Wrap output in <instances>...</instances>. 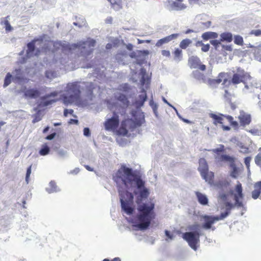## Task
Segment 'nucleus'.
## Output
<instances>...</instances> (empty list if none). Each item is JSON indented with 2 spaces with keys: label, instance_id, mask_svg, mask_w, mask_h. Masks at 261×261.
Here are the masks:
<instances>
[{
  "label": "nucleus",
  "instance_id": "nucleus-11",
  "mask_svg": "<svg viewBox=\"0 0 261 261\" xmlns=\"http://www.w3.org/2000/svg\"><path fill=\"white\" fill-rule=\"evenodd\" d=\"M57 93L56 92H51L49 94H46L45 95L42 96L41 97V101L40 103L38 104V107H46L49 105H52L53 103L56 102L57 99H51V100H47L48 98L50 97H54L57 96Z\"/></svg>",
  "mask_w": 261,
  "mask_h": 261
},
{
  "label": "nucleus",
  "instance_id": "nucleus-27",
  "mask_svg": "<svg viewBox=\"0 0 261 261\" xmlns=\"http://www.w3.org/2000/svg\"><path fill=\"white\" fill-rule=\"evenodd\" d=\"M232 40V35L229 32L223 33L220 35V41L230 42Z\"/></svg>",
  "mask_w": 261,
  "mask_h": 261
},
{
  "label": "nucleus",
  "instance_id": "nucleus-41",
  "mask_svg": "<svg viewBox=\"0 0 261 261\" xmlns=\"http://www.w3.org/2000/svg\"><path fill=\"white\" fill-rule=\"evenodd\" d=\"M224 151V146L223 145H220L219 148L213 149L212 150V151L215 153H216V155H220L219 154L220 152H223Z\"/></svg>",
  "mask_w": 261,
  "mask_h": 261
},
{
  "label": "nucleus",
  "instance_id": "nucleus-33",
  "mask_svg": "<svg viewBox=\"0 0 261 261\" xmlns=\"http://www.w3.org/2000/svg\"><path fill=\"white\" fill-rule=\"evenodd\" d=\"M14 72L15 73V76L14 77V80L20 81L23 80V77L22 76V72L20 68L16 69L14 70Z\"/></svg>",
  "mask_w": 261,
  "mask_h": 261
},
{
  "label": "nucleus",
  "instance_id": "nucleus-5",
  "mask_svg": "<svg viewBox=\"0 0 261 261\" xmlns=\"http://www.w3.org/2000/svg\"><path fill=\"white\" fill-rule=\"evenodd\" d=\"M234 192H233V191H231L230 193L231 195H233L235 201L234 204L233 205L229 202H226L225 203V205L226 207V211L229 212L230 211L234 206H236L238 207L243 206V202L240 200V199H242L244 197L242 184L240 182H238V184L235 187Z\"/></svg>",
  "mask_w": 261,
  "mask_h": 261
},
{
  "label": "nucleus",
  "instance_id": "nucleus-19",
  "mask_svg": "<svg viewBox=\"0 0 261 261\" xmlns=\"http://www.w3.org/2000/svg\"><path fill=\"white\" fill-rule=\"evenodd\" d=\"M254 187V190L252 192V197L254 199L258 198L261 199V181L256 182Z\"/></svg>",
  "mask_w": 261,
  "mask_h": 261
},
{
  "label": "nucleus",
  "instance_id": "nucleus-57",
  "mask_svg": "<svg viewBox=\"0 0 261 261\" xmlns=\"http://www.w3.org/2000/svg\"><path fill=\"white\" fill-rule=\"evenodd\" d=\"M105 22L107 24H111L113 22V18L111 16L107 17L105 20Z\"/></svg>",
  "mask_w": 261,
  "mask_h": 261
},
{
  "label": "nucleus",
  "instance_id": "nucleus-48",
  "mask_svg": "<svg viewBox=\"0 0 261 261\" xmlns=\"http://www.w3.org/2000/svg\"><path fill=\"white\" fill-rule=\"evenodd\" d=\"M251 160V158L250 156H247L244 159V163L248 169H249Z\"/></svg>",
  "mask_w": 261,
  "mask_h": 261
},
{
  "label": "nucleus",
  "instance_id": "nucleus-36",
  "mask_svg": "<svg viewBox=\"0 0 261 261\" xmlns=\"http://www.w3.org/2000/svg\"><path fill=\"white\" fill-rule=\"evenodd\" d=\"M230 167L232 168V170L231 172L230 175L233 177H237L238 174V171L237 167H236L234 162L232 163L230 165Z\"/></svg>",
  "mask_w": 261,
  "mask_h": 261
},
{
  "label": "nucleus",
  "instance_id": "nucleus-3",
  "mask_svg": "<svg viewBox=\"0 0 261 261\" xmlns=\"http://www.w3.org/2000/svg\"><path fill=\"white\" fill-rule=\"evenodd\" d=\"M210 117L212 118L214 120L213 123L215 125L220 124L222 125V127L224 130H229L230 127L228 126H225L224 125V120L225 119H227L229 122L230 125H231L234 129H238L239 128V123L233 120V118L229 115H225L222 114L217 115L213 113L210 114Z\"/></svg>",
  "mask_w": 261,
  "mask_h": 261
},
{
  "label": "nucleus",
  "instance_id": "nucleus-50",
  "mask_svg": "<svg viewBox=\"0 0 261 261\" xmlns=\"http://www.w3.org/2000/svg\"><path fill=\"white\" fill-rule=\"evenodd\" d=\"M210 46L208 44H203L201 47V50L203 52H207L209 50Z\"/></svg>",
  "mask_w": 261,
  "mask_h": 261
},
{
  "label": "nucleus",
  "instance_id": "nucleus-14",
  "mask_svg": "<svg viewBox=\"0 0 261 261\" xmlns=\"http://www.w3.org/2000/svg\"><path fill=\"white\" fill-rule=\"evenodd\" d=\"M190 66L192 68H197L201 71H204L206 69V66L202 64L200 59L197 57H192L189 60Z\"/></svg>",
  "mask_w": 261,
  "mask_h": 261
},
{
  "label": "nucleus",
  "instance_id": "nucleus-47",
  "mask_svg": "<svg viewBox=\"0 0 261 261\" xmlns=\"http://www.w3.org/2000/svg\"><path fill=\"white\" fill-rule=\"evenodd\" d=\"M255 164L259 166H261V153H258L255 158Z\"/></svg>",
  "mask_w": 261,
  "mask_h": 261
},
{
  "label": "nucleus",
  "instance_id": "nucleus-22",
  "mask_svg": "<svg viewBox=\"0 0 261 261\" xmlns=\"http://www.w3.org/2000/svg\"><path fill=\"white\" fill-rule=\"evenodd\" d=\"M9 16L1 19V24L4 26L6 32H9L13 30V28L9 21Z\"/></svg>",
  "mask_w": 261,
  "mask_h": 261
},
{
  "label": "nucleus",
  "instance_id": "nucleus-1",
  "mask_svg": "<svg viewBox=\"0 0 261 261\" xmlns=\"http://www.w3.org/2000/svg\"><path fill=\"white\" fill-rule=\"evenodd\" d=\"M113 180L119 188L121 208L127 215L132 214L134 211L133 207L134 195L127 190H121L120 188L123 187L125 189H128L133 182L136 183L139 190V192H134L135 195L138 194L136 201L138 212L136 216V220L138 222L137 226L141 230L147 229L150 225L151 220L155 218V204L152 202L142 203L143 199L149 196V192L145 187V181L142 180L141 175L137 171H134L125 165H122L113 175Z\"/></svg>",
  "mask_w": 261,
  "mask_h": 261
},
{
  "label": "nucleus",
  "instance_id": "nucleus-55",
  "mask_svg": "<svg viewBox=\"0 0 261 261\" xmlns=\"http://www.w3.org/2000/svg\"><path fill=\"white\" fill-rule=\"evenodd\" d=\"M166 236L170 239H172L173 238V235L172 234H171L170 232L167 230H166L165 231Z\"/></svg>",
  "mask_w": 261,
  "mask_h": 261
},
{
  "label": "nucleus",
  "instance_id": "nucleus-45",
  "mask_svg": "<svg viewBox=\"0 0 261 261\" xmlns=\"http://www.w3.org/2000/svg\"><path fill=\"white\" fill-rule=\"evenodd\" d=\"M31 168H32V165H30L27 169V173H26V176H25V181L27 184L29 182V178L30 176L31 173Z\"/></svg>",
  "mask_w": 261,
  "mask_h": 261
},
{
  "label": "nucleus",
  "instance_id": "nucleus-9",
  "mask_svg": "<svg viewBox=\"0 0 261 261\" xmlns=\"http://www.w3.org/2000/svg\"><path fill=\"white\" fill-rule=\"evenodd\" d=\"M119 124V116L115 112H114L112 118L107 119L104 123L105 129L113 132L118 128Z\"/></svg>",
  "mask_w": 261,
  "mask_h": 261
},
{
  "label": "nucleus",
  "instance_id": "nucleus-7",
  "mask_svg": "<svg viewBox=\"0 0 261 261\" xmlns=\"http://www.w3.org/2000/svg\"><path fill=\"white\" fill-rule=\"evenodd\" d=\"M136 127L132 119L127 118L121 121L120 126L117 130L118 135L125 136H127L129 130L133 132Z\"/></svg>",
  "mask_w": 261,
  "mask_h": 261
},
{
  "label": "nucleus",
  "instance_id": "nucleus-46",
  "mask_svg": "<svg viewBox=\"0 0 261 261\" xmlns=\"http://www.w3.org/2000/svg\"><path fill=\"white\" fill-rule=\"evenodd\" d=\"M190 4H196L198 5H201L204 4L207 0H188Z\"/></svg>",
  "mask_w": 261,
  "mask_h": 261
},
{
  "label": "nucleus",
  "instance_id": "nucleus-58",
  "mask_svg": "<svg viewBox=\"0 0 261 261\" xmlns=\"http://www.w3.org/2000/svg\"><path fill=\"white\" fill-rule=\"evenodd\" d=\"M223 48L227 51H232V48L231 45H223Z\"/></svg>",
  "mask_w": 261,
  "mask_h": 261
},
{
  "label": "nucleus",
  "instance_id": "nucleus-16",
  "mask_svg": "<svg viewBox=\"0 0 261 261\" xmlns=\"http://www.w3.org/2000/svg\"><path fill=\"white\" fill-rule=\"evenodd\" d=\"M204 220V223L202 224V227L205 229L212 228L213 230H215V227H212V225L217 221L215 219V216L204 215L202 217Z\"/></svg>",
  "mask_w": 261,
  "mask_h": 261
},
{
  "label": "nucleus",
  "instance_id": "nucleus-26",
  "mask_svg": "<svg viewBox=\"0 0 261 261\" xmlns=\"http://www.w3.org/2000/svg\"><path fill=\"white\" fill-rule=\"evenodd\" d=\"M200 174L203 178L205 179L206 181H208V182L212 181L214 177V173L210 172L208 170H207L206 172H204V173L203 172L200 173Z\"/></svg>",
  "mask_w": 261,
  "mask_h": 261
},
{
  "label": "nucleus",
  "instance_id": "nucleus-23",
  "mask_svg": "<svg viewBox=\"0 0 261 261\" xmlns=\"http://www.w3.org/2000/svg\"><path fill=\"white\" fill-rule=\"evenodd\" d=\"M199 166L198 170L200 173L206 172L208 170V165L206 160L203 158H201L199 160Z\"/></svg>",
  "mask_w": 261,
  "mask_h": 261
},
{
  "label": "nucleus",
  "instance_id": "nucleus-49",
  "mask_svg": "<svg viewBox=\"0 0 261 261\" xmlns=\"http://www.w3.org/2000/svg\"><path fill=\"white\" fill-rule=\"evenodd\" d=\"M248 132L251 134L255 136L260 135L259 131L257 129H251L248 130Z\"/></svg>",
  "mask_w": 261,
  "mask_h": 261
},
{
  "label": "nucleus",
  "instance_id": "nucleus-28",
  "mask_svg": "<svg viewBox=\"0 0 261 261\" xmlns=\"http://www.w3.org/2000/svg\"><path fill=\"white\" fill-rule=\"evenodd\" d=\"M34 111H36V113L34 115H33V119L32 120V122L33 123H35L37 122H39L42 119V116L41 115V111L40 110H38L37 108H35L34 109Z\"/></svg>",
  "mask_w": 261,
  "mask_h": 261
},
{
  "label": "nucleus",
  "instance_id": "nucleus-18",
  "mask_svg": "<svg viewBox=\"0 0 261 261\" xmlns=\"http://www.w3.org/2000/svg\"><path fill=\"white\" fill-rule=\"evenodd\" d=\"M179 36L178 34H173L168 36H166L163 38L159 40L155 43L156 47H161L163 44L167 43L170 41L175 39Z\"/></svg>",
  "mask_w": 261,
  "mask_h": 261
},
{
  "label": "nucleus",
  "instance_id": "nucleus-62",
  "mask_svg": "<svg viewBox=\"0 0 261 261\" xmlns=\"http://www.w3.org/2000/svg\"><path fill=\"white\" fill-rule=\"evenodd\" d=\"M203 43H202V41H198L195 43V45L197 47L199 46H202L203 45Z\"/></svg>",
  "mask_w": 261,
  "mask_h": 261
},
{
  "label": "nucleus",
  "instance_id": "nucleus-61",
  "mask_svg": "<svg viewBox=\"0 0 261 261\" xmlns=\"http://www.w3.org/2000/svg\"><path fill=\"white\" fill-rule=\"evenodd\" d=\"M102 261H110V260L108 258H105ZM111 261H121V259L119 257H115V258H113V259H112Z\"/></svg>",
  "mask_w": 261,
  "mask_h": 261
},
{
  "label": "nucleus",
  "instance_id": "nucleus-35",
  "mask_svg": "<svg viewBox=\"0 0 261 261\" xmlns=\"http://www.w3.org/2000/svg\"><path fill=\"white\" fill-rule=\"evenodd\" d=\"M12 76L10 73L8 72L7 73L6 76L4 80V87H7L11 83Z\"/></svg>",
  "mask_w": 261,
  "mask_h": 261
},
{
  "label": "nucleus",
  "instance_id": "nucleus-10",
  "mask_svg": "<svg viewBox=\"0 0 261 261\" xmlns=\"http://www.w3.org/2000/svg\"><path fill=\"white\" fill-rule=\"evenodd\" d=\"M132 119L137 127L141 126L145 122L144 113L139 111H133L131 113Z\"/></svg>",
  "mask_w": 261,
  "mask_h": 261
},
{
  "label": "nucleus",
  "instance_id": "nucleus-52",
  "mask_svg": "<svg viewBox=\"0 0 261 261\" xmlns=\"http://www.w3.org/2000/svg\"><path fill=\"white\" fill-rule=\"evenodd\" d=\"M162 55L166 57H170V52L168 50H162L161 51Z\"/></svg>",
  "mask_w": 261,
  "mask_h": 261
},
{
  "label": "nucleus",
  "instance_id": "nucleus-56",
  "mask_svg": "<svg viewBox=\"0 0 261 261\" xmlns=\"http://www.w3.org/2000/svg\"><path fill=\"white\" fill-rule=\"evenodd\" d=\"M84 134L86 136H89L90 135V130L88 128L86 127L84 129Z\"/></svg>",
  "mask_w": 261,
  "mask_h": 261
},
{
  "label": "nucleus",
  "instance_id": "nucleus-54",
  "mask_svg": "<svg viewBox=\"0 0 261 261\" xmlns=\"http://www.w3.org/2000/svg\"><path fill=\"white\" fill-rule=\"evenodd\" d=\"M219 198L222 200L225 201L227 199V195L224 193H222L220 194Z\"/></svg>",
  "mask_w": 261,
  "mask_h": 261
},
{
  "label": "nucleus",
  "instance_id": "nucleus-31",
  "mask_svg": "<svg viewBox=\"0 0 261 261\" xmlns=\"http://www.w3.org/2000/svg\"><path fill=\"white\" fill-rule=\"evenodd\" d=\"M218 188L222 191H224L225 189L227 190L229 186V183L225 180L220 181L216 185Z\"/></svg>",
  "mask_w": 261,
  "mask_h": 261
},
{
  "label": "nucleus",
  "instance_id": "nucleus-59",
  "mask_svg": "<svg viewBox=\"0 0 261 261\" xmlns=\"http://www.w3.org/2000/svg\"><path fill=\"white\" fill-rule=\"evenodd\" d=\"M55 135H56L55 133H53L51 134H50V135H48L46 137V139H47V140H52L54 138Z\"/></svg>",
  "mask_w": 261,
  "mask_h": 261
},
{
  "label": "nucleus",
  "instance_id": "nucleus-44",
  "mask_svg": "<svg viewBox=\"0 0 261 261\" xmlns=\"http://www.w3.org/2000/svg\"><path fill=\"white\" fill-rule=\"evenodd\" d=\"M210 43L212 45H213L216 49H217V48L219 47L220 45L221 44V41L220 40H212L210 41Z\"/></svg>",
  "mask_w": 261,
  "mask_h": 261
},
{
  "label": "nucleus",
  "instance_id": "nucleus-8",
  "mask_svg": "<svg viewBox=\"0 0 261 261\" xmlns=\"http://www.w3.org/2000/svg\"><path fill=\"white\" fill-rule=\"evenodd\" d=\"M250 79V75L244 70H238L237 72L232 75L229 83L233 85H238L241 83L246 84L247 80Z\"/></svg>",
  "mask_w": 261,
  "mask_h": 261
},
{
  "label": "nucleus",
  "instance_id": "nucleus-21",
  "mask_svg": "<svg viewBox=\"0 0 261 261\" xmlns=\"http://www.w3.org/2000/svg\"><path fill=\"white\" fill-rule=\"evenodd\" d=\"M215 159L218 162H228L230 163V164L234 162L233 158L226 154L216 155Z\"/></svg>",
  "mask_w": 261,
  "mask_h": 261
},
{
  "label": "nucleus",
  "instance_id": "nucleus-53",
  "mask_svg": "<svg viewBox=\"0 0 261 261\" xmlns=\"http://www.w3.org/2000/svg\"><path fill=\"white\" fill-rule=\"evenodd\" d=\"M73 113V110L72 109H70V110H68V109H65L64 111V116L65 117H67L68 116V114H72Z\"/></svg>",
  "mask_w": 261,
  "mask_h": 261
},
{
  "label": "nucleus",
  "instance_id": "nucleus-6",
  "mask_svg": "<svg viewBox=\"0 0 261 261\" xmlns=\"http://www.w3.org/2000/svg\"><path fill=\"white\" fill-rule=\"evenodd\" d=\"M200 236L199 232L197 231L186 232L183 233L182 238L188 242L190 247L196 251L200 242Z\"/></svg>",
  "mask_w": 261,
  "mask_h": 261
},
{
  "label": "nucleus",
  "instance_id": "nucleus-29",
  "mask_svg": "<svg viewBox=\"0 0 261 261\" xmlns=\"http://www.w3.org/2000/svg\"><path fill=\"white\" fill-rule=\"evenodd\" d=\"M28 49L27 50V57H30L32 56L33 51L35 50V41H32L27 44Z\"/></svg>",
  "mask_w": 261,
  "mask_h": 261
},
{
  "label": "nucleus",
  "instance_id": "nucleus-30",
  "mask_svg": "<svg viewBox=\"0 0 261 261\" xmlns=\"http://www.w3.org/2000/svg\"><path fill=\"white\" fill-rule=\"evenodd\" d=\"M116 99L126 106L128 105L129 101L127 99V97L125 95L123 94H119V95L116 97Z\"/></svg>",
  "mask_w": 261,
  "mask_h": 261
},
{
  "label": "nucleus",
  "instance_id": "nucleus-42",
  "mask_svg": "<svg viewBox=\"0 0 261 261\" xmlns=\"http://www.w3.org/2000/svg\"><path fill=\"white\" fill-rule=\"evenodd\" d=\"M230 213V212L226 211L224 213H222L221 214L220 216H217L215 217V219L218 221L220 220H222L226 218Z\"/></svg>",
  "mask_w": 261,
  "mask_h": 261
},
{
  "label": "nucleus",
  "instance_id": "nucleus-63",
  "mask_svg": "<svg viewBox=\"0 0 261 261\" xmlns=\"http://www.w3.org/2000/svg\"><path fill=\"white\" fill-rule=\"evenodd\" d=\"M126 48L129 50H132L133 48V45L132 44H128L126 46Z\"/></svg>",
  "mask_w": 261,
  "mask_h": 261
},
{
  "label": "nucleus",
  "instance_id": "nucleus-2",
  "mask_svg": "<svg viewBox=\"0 0 261 261\" xmlns=\"http://www.w3.org/2000/svg\"><path fill=\"white\" fill-rule=\"evenodd\" d=\"M66 92L69 95H64L63 100L67 105L75 101H77L80 98V86L77 82L68 84L67 86Z\"/></svg>",
  "mask_w": 261,
  "mask_h": 261
},
{
  "label": "nucleus",
  "instance_id": "nucleus-25",
  "mask_svg": "<svg viewBox=\"0 0 261 261\" xmlns=\"http://www.w3.org/2000/svg\"><path fill=\"white\" fill-rule=\"evenodd\" d=\"M218 37V34L213 32H206L203 33L202 35V38L204 40H208L210 39H216Z\"/></svg>",
  "mask_w": 261,
  "mask_h": 261
},
{
  "label": "nucleus",
  "instance_id": "nucleus-15",
  "mask_svg": "<svg viewBox=\"0 0 261 261\" xmlns=\"http://www.w3.org/2000/svg\"><path fill=\"white\" fill-rule=\"evenodd\" d=\"M23 92L25 97L31 99L37 98L41 95L40 90L36 88L27 89L25 88Z\"/></svg>",
  "mask_w": 261,
  "mask_h": 261
},
{
  "label": "nucleus",
  "instance_id": "nucleus-32",
  "mask_svg": "<svg viewBox=\"0 0 261 261\" xmlns=\"http://www.w3.org/2000/svg\"><path fill=\"white\" fill-rule=\"evenodd\" d=\"M192 40L189 39H185L181 40L179 44V47L181 49H186L191 43Z\"/></svg>",
  "mask_w": 261,
  "mask_h": 261
},
{
  "label": "nucleus",
  "instance_id": "nucleus-37",
  "mask_svg": "<svg viewBox=\"0 0 261 261\" xmlns=\"http://www.w3.org/2000/svg\"><path fill=\"white\" fill-rule=\"evenodd\" d=\"M49 188L47 189V190L48 193H53L57 191V186L56 183L54 181H51L49 184Z\"/></svg>",
  "mask_w": 261,
  "mask_h": 261
},
{
  "label": "nucleus",
  "instance_id": "nucleus-40",
  "mask_svg": "<svg viewBox=\"0 0 261 261\" xmlns=\"http://www.w3.org/2000/svg\"><path fill=\"white\" fill-rule=\"evenodd\" d=\"M234 42L237 45H243L244 43L243 37L239 35L234 36Z\"/></svg>",
  "mask_w": 261,
  "mask_h": 261
},
{
  "label": "nucleus",
  "instance_id": "nucleus-51",
  "mask_svg": "<svg viewBox=\"0 0 261 261\" xmlns=\"http://www.w3.org/2000/svg\"><path fill=\"white\" fill-rule=\"evenodd\" d=\"M251 34L255 35V36H259L261 35V30H252Z\"/></svg>",
  "mask_w": 261,
  "mask_h": 261
},
{
  "label": "nucleus",
  "instance_id": "nucleus-17",
  "mask_svg": "<svg viewBox=\"0 0 261 261\" xmlns=\"http://www.w3.org/2000/svg\"><path fill=\"white\" fill-rule=\"evenodd\" d=\"M147 98L146 92L144 88H142L141 91V94L139 95L134 103L137 107L140 108L143 106Z\"/></svg>",
  "mask_w": 261,
  "mask_h": 261
},
{
  "label": "nucleus",
  "instance_id": "nucleus-13",
  "mask_svg": "<svg viewBox=\"0 0 261 261\" xmlns=\"http://www.w3.org/2000/svg\"><path fill=\"white\" fill-rule=\"evenodd\" d=\"M170 6L172 9L176 11H183L188 7L186 0H173Z\"/></svg>",
  "mask_w": 261,
  "mask_h": 261
},
{
  "label": "nucleus",
  "instance_id": "nucleus-39",
  "mask_svg": "<svg viewBox=\"0 0 261 261\" xmlns=\"http://www.w3.org/2000/svg\"><path fill=\"white\" fill-rule=\"evenodd\" d=\"M49 152V148L46 145H43L42 147L39 151V154L41 155H45L48 154Z\"/></svg>",
  "mask_w": 261,
  "mask_h": 261
},
{
  "label": "nucleus",
  "instance_id": "nucleus-24",
  "mask_svg": "<svg viewBox=\"0 0 261 261\" xmlns=\"http://www.w3.org/2000/svg\"><path fill=\"white\" fill-rule=\"evenodd\" d=\"M111 4V7L116 11L122 8V0H108Z\"/></svg>",
  "mask_w": 261,
  "mask_h": 261
},
{
  "label": "nucleus",
  "instance_id": "nucleus-64",
  "mask_svg": "<svg viewBox=\"0 0 261 261\" xmlns=\"http://www.w3.org/2000/svg\"><path fill=\"white\" fill-rule=\"evenodd\" d=\"M79 171H80L79 169L76 168V169H74L73 170L71 171V173H73V174H77L79 172Z\"/></svg>",
  "mask_w": 261,
  "mask_h": 261
},
{
  "label": "nucleus",
  "instance_id": "nucleus-4",
  "mask_svg": "<svg viewBox=\"0 0 261 261\" xmlns=\"http://www.w3.org/2000/svg\"><path fill=\"white\" fill-rule=\"evenodd\" d=\"M53 45V51H56L61 49L63 52L70 51L72 49L80 47L81 46L83 48L86 47V45H88L89 47H93L95 44V41L91 40L90 41L84 42L82 44H73L70 45L69 44L62 43L61 41L52 42Z\"/></svg>",
  "mask_w": 261,
  "mask_h": 261
},
{
  "label": "nucleus",
  "instance_id": "nucleus-34",
  "mask_svg": "<svg viewBox=\"0 0 261 261\" xmlns=\"http://www.w3.org/2000/svg\"><path fill=\"white\" fill-rule=\"evenodd\" d=\"M173 55L174 60H180L182 57V50L178 48H176L173 52Z\"/></svg>",
  "mask_w": 261,
  "mask_h": 261
},
{
  "label": "nucleus",
  "instance_id": "nucleus-43",
  "mask_svg": "<svg viewBox=\"0 0 261 261\" xmlns=\"http://www.w3.org/2000/svg\"><path fill=\"white\" fill-rule=\"evenodd\" d=\"M150 80L148 77H146L145 74H143L141 79L140 82L142 86L149 83Z\"/></svg>",
  "mask_w": 261,
  "mask_h": 261
},
{
  "label": "nucleus",
  "instance_id": "nucleus-38",
  "mask_svg": "<svg viewBox=\"0 0 261 261\" xmlns=\"http://www.w3.org/2000/svg\"><path fill=\"white\" fill-rule=\"evenodd\" d=\"M95 88L93 83H90L86 86L87 93L88 95H91L93 94V91Z\"/></svg>",
  "mask_w": 261,
  "mask_h": 261
},
{
  "label": "nucleus",
  "instance_id": "nucleus-20",
  "mask_svg": "<svg viewBox=\"0 0 261 261\" xmlns=\"http://www.w3.org/2000/svg\"><path fill=\"white\" fill-rule=\"evenodd\" d=\"M195 195H196L198 201L199 203L203 205L208 204V199L205 195L199 192H196Z\"/></svg>",
  "mask_w": 261,
  "mask_h": 261
},
{
  "label": "nucleus",
  "instance_id": "nucleus-60",
  "mask_svg": "<svg viewBox=\"0 0 261 261\" xmlns=\"http://www.w3.org/2000/svg\"><path fill=\"white\" fill-rule=\"evenodd\" d=\"M79 123V121L76 119H70L69 121V124H77Z\"/></svg>",
  "mask_w": 261,
  "mask_h": 261
},
{
  "label": "nucleus",
  "instance_id": "nucleus-12",
  "mask_svg": "<svg viewBox=\"0 0 261 261\" xmlns=\"http://www.w3.org/2000/svg\"><path fill=\"white\" fill-rule=\"evenodd\" d=\"M238 118L239 121L240 126L242 127H245L250 124L252 120L250 114L243 111H241L240 112V115Z\"/></svg>",
  "mask_w": 261,
  "mask_h": 261
}]
</instances>
